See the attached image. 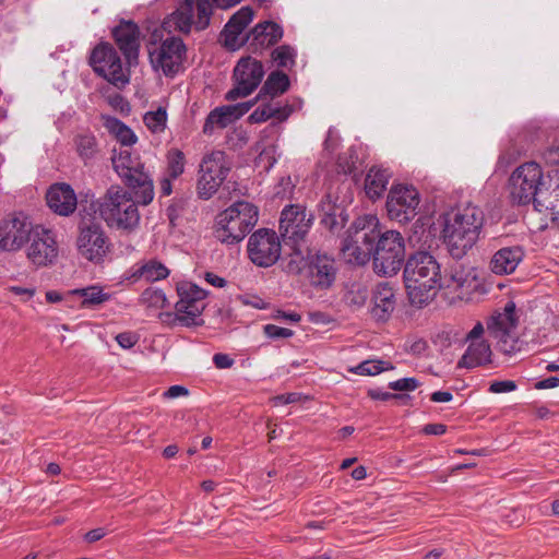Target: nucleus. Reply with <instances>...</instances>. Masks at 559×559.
I'll return each instance as SVG.
<instances>
[{
    "instance_id": "1",
    "label": "nucleus",
    "mask_w": 559,
    "mask_h": 559,
    "mask_svg": "<svg viewBox=\"0 0 559 559\" xmlns=\"http://www.w3.org/2000/svg\"><path fill=\"white\" fill-rule=\"evenodd\" d=\"M484 225V212L476 205L456 207L443 215L442 238L448 252L462 259L477 242Z\"/></svg>"
},
{
    "instance_id": "2",
    "label": "nucleus",
    "mask_w": 559,
    "mask_h": 559,
    "mask_svg": "<svg viewBox=\"0 0 559 559\" xmlns=\"http://www.w3.org/2000/svg\"><path fill=\"white\" fill-rule=\"evenodd\" d=\"M403 276L408 299L416 307L430 302L442 285L440 265L427 251H417L407 259Z\"/></svg>"
},
{
    "instance_id": "3",
    "label": "nucleus",
    "mask_w": 559,
    "mask_h": 559,
    "mask_svg": "<svg viewBox=\"0 0 559 559\" xmlns=\"http://www.w3.org/2000/svg\"><path fill=\"white\" fill-rule=\"evenodd\" d=\"M139 205L133 195L119 186H111L99 200L98 210L107 226L124 233L134 231L140 225Z\"/></svg>"
},
{
    "instance_id": "4",
    "label": "nucleus",
    "mask_w": 559,
    "mask_h": 559,
    "mask_svg": "<svg viewBox=\"0 0 559 559\" xmlns=\"http://www.w3.org/2000/svg\"><path fill=\"white\" fill-rule=\"evenodd\" d=\"M241 0H185L171 14L163 21V28L168 32H181L188 34L192 25L197 29H205L210 24L212 8L227 9L236 5Z\"/></svg>"
},
{
    "instance_id": "5",
    "label": "nucleus",
    "mask_w": 559,
    "mask_h": 559,
    "mask_svg": "<svg viewBox=\"0 0 559 559\" xmlns=\"http://www.w3.org/2000/svg\"><path fill=\"white\" fill-rule=\"evenodd\" d=\"M112 166L124 185L132 191L138 201L148 205L154 199V183L139 155L132 154L128 147L115 150L111 157Z\"/></svg>"
},
{
    "instance_id": "6",
    "label": "nucleus",
    "mask_w": 559,
    "mask_h": 559,
    "mask_svg": "<svg viewBox=\"0 0 559 559\" xmlns=\"http://www.w3.org/2000/svg\"><path fill=\"white\" fill-rule=\"evenodd\" d=\"M258 209L239 201L224 210L216 217L214 235L223 243L240 242L258 222Z\"/></svg>"
},
{
    "instance_id": "7",
    "label": "nucleus",
    "mask_w": 559,
    "mask_h": 559,
    "mask_svg": "<svg viewBox=\"0 0 559 559\" xmlns=\"http://www.w3.org/2000/svg\"><path fill=\"white\" fill-rule=\"evenodd\" d=\"M373 245V270L382 276L395 275L404 261L405 245L402 235L395 230L378 234Z\"/></svg>"
},
{
    "instance_id": "8",
    "label": "nucleus",
    "mask_w": 559,
    "mask_h": 559,
    "mask_svg": "<svg viewBox=\"0 0 559 559\" xmlns=\"http://www.w3.org/2000/svg\"><path fill=\"white\" fill-rule=\"evenodd\" d=\"M76 248L84 259L94 263H100L109 252V238L96 217L82 216L78 225Z\"/></svg>"
},
{
    "instance_id": "9",
    "label": "nucleus",
    "mask_w": 559,
    "mask_h": 559,
    "mask_svg": "<svg viewBox=\"0 0 559 559\" xmlns=\"http://www.w3.org/2000/svg\"><path fill=\"white\" fill-rule=\"evenodd\" d=\"M519 318L515 313V304L509 301L500 311H495L486 322L488 335L497 342V347L503 354L511 355L520 349L516 336Z\"/></svg>"
},
{
    "instance_id": "10",
    "label": "nucleus",
    "mask_w": 559,
    "mask_h": 559,
    "mask_svg": "<svg viewBox=\"0 0 559 559\" xmlns=\"http://www.w3.org/2000/svg\"><path fill=\"white\" fill-rule=\"evenodd\" d=\"M543 178V169L537 163L530 162L519 166L509 179L512 201L518 204L535 202L544 189Z\"/></svg>"
},
{
    "instance_id": "11",
    "label": "nucleus",
    "mask_w": 559,
    "mask_h": 559,
    "mask_svg": "<svg viewBox=\"0 0 559 559\" xmlns=\"http://www.w3.org/2000/svg\"><path fill=\"white\" fill-rule=\"evenodd\" d=\"M368 226L361 225L360 219L355 223L354 234H349L344 240L342 252L345 259L350 263L365 264L370 260L373 251V245L378 238L377 223L374 216L366 218Z\"/></svg>"
},
{
    "instance_id": "12",
    "label": "nucleus",
    "mask_w": 559,
    "mask_h": 559,
    "mask_svg": "<svg viewBox=\"0 0 559 559\" xmlns=\"http://www.w3.org/2000/svg\"><path fill=\"white\" fill-rule=\"evenodd\" d=\"M177 293L179 299L175 305L176 321L183 326L199 325L206 307L207 293L191 282L178 284Z\"/></svg>"
},
{
    "instance_id": "13",
    "label": "nucleus",
    "mask_w": 559,
    "mask_h": 559,
    "mask_svg": "<svg viewBox=\"0 0 559 559\" xmlns=\"http://www.w3.org/2000/svg\"><path fill=\"white\" fill-rule=\"evenodd\" d=\"M448 289L457 294L462 300L472 301L486 293L478 270L471 265L454 263L444 276Z\"/></svg>"
},
{
    "instance_id": "14",
    "label": "nucleus",
    "mask_w": 559,
    "mask_h": 559,
    "mask_svg": "<svg viewBox=\"0 0 559 559\" xmlns=\"http://www.w3.org/2000/svg\"><path fill=\"white\" fill-rule=\"evenodd\" d=\"M247 249L253 264L269 267L278 261L282 246L280 237L273 229L260 228L249 237Z\"/></svg>"
},
{
    "instance_id": "15",
    "label": "nucleus",
    "mask_w": 559,
    "mask_h": 559,
    "mask_svg": "<svg viewBox=\"0 0 559 559\" xmlns=\"http://www.w3.org/2000/svg\"><path fill=\"white\" fill-rule=\"evenodd\" d=\"M264 68L261 61L251 57L241 58L234 69V87L225 98L229 102L249 96L261 83Z\"/></svg>"
},
{
    "instance_id": "16",
    "label": "nucleus",
    "mask_w": 559,
    "mask_h": 559,
    "mask_svg": "<svg viewBox=\"0 0 559 559\" xmlns=\"http://www.w3.org/2000/svg\"><path fill=\"white\" fill-rule=\"evenodd\" d=\"M228 170L224 152L214 151L205 155L200 165L199 195L205 200L210 199L226 179Z\"/></svg>"
},
{
    "instance_id": "17",
    "label": "nucleus",
    "mask_w": 559,
    "mask_h": 559,
    "mask_svg": "<svg viewBox=\"0 0 559 559\" xmlns=\"http://www.w3.org/2000/svg\"><path fill=\"white\" fill-rule=\"evenodd\" d=\"M93 70L116 86H123L129 82L119 55L108 43L97 45L90 57Z\"/></svg>"
},
{
    "instance_id": "18",
    "label": "nucleus",
    "mask_w": 559,
    "mask_h": 559,
    "mask_svg": "<svg viewBox=\"0 0 559 559\" xmlns=\"http://www.w3.org/2000/svg\"><path fill=\"white\" fill-rule=\"evenodd\" d=\"M148 53L152 67L156 71L160 70L166 76H173L181 69L186 46L181 38L169 37L159 46L150 48Z\"/></svg>"
},
{
    "instance_id": "19",
    "label": "nucleus",
    "mask_w": 559,
    "mask_h": 559,
    "mask_svg": "<svg viewBox=\"0 0 559 559\" xmlns=\"http://www.w3.org/2000/svg\"><path fill=\"white\" fill-rule=\"evenodd\" d=\"M34 226L22 213L12 214L0 221V249L15 252L29 240Z\"/></svg>"
},
{
    "instance_id": "20",
    "label": "nucleus",
    "mask_w": 559,
    "mask_h": 559,
    "mask_svg": "<svg viewBox=\"0 0 559 559\" xmlns=\"http://www.w3.org/2000/svg\"><path fill=\"white\" fill-rule=\"evenodd\" d=\"M419 193L412 186H393L386 200V210L390 218L406 223L417 215Z\"/></svg>"
},
{
    "instance_id": "21",
    "label": "nucleus",
    "mask_w": 559,
    "mask_h": 559,
    "mask_svg": "<svg viewBox=\"0 0 559 559\" xmlns=\"http://www.w3.org/2000/svg\"><path fill=\"white\" fill-rule=\"evenodd\" d=\"M313 215L299 204H290L283 209L280 219V231L284 240L299 243L309 233Z\"/></svg>"
},
{
    "instance_id": "22",
    "label": "nucleus",
    "mask_w": 559,
    "mask_h": 559,
    "mask_svg": "<svg viewBox=\"0 0 559 559\" xmlns=\"http://www.w3.org/2000/svg\"><path fill=\"white\" fill-rule=\"evenodd\" d=\"M27 242H29L26 250L27 259L34 265L48 266L57 259L58 245L52 230L35 226Z\"/></svg>"
},
{
    "instance_id": "23",
    "label": "nucleus",
    "mask_w": 559,
    "mask_h": 559,
    "mask_svg": "<svg viewBox=\"0 0 559 559\" xmlns=\"http://www.w3.org/2000/svg\"><path fill=\"white\" fill-rule=\"evenodd\" d=\"M337 265L335 260L326 253H316L308 257L306 277L317 290L331 288L336 280Z\"/></svg>"
},
{
    "instance_id": "24",
    "label": "nucleus",
    "mask_w": 559,
    "mask_h": 559,
    "mask_svg": "<svg viewBox=\"0 0 559 559\" xmlns=\"http://www.w3.org/2000/svg\"><path fill=\"white\" fill-rule=\"evenodd\" d=\"M254 104L255 99L236 105L216 107L206 117L203 126V132L205 134H210L215 128H226L228 124L247 114Z\"/></svg>"
},
{
    "instance_id": "25",
    "label": "nucleus",
    "mask_w": 559,
    "mask_h": 559,
    "mask_svg": "<svg viewBox=\"0 0 559 559\" xmlns=\"http://www.w3.org/2000/svg\"><path fill=\"white\" fill-rule=\"evenodd\" d=\"M48 206L58 215H71L78 205V199L74 190L68 183L52 185L46 194Z\"/></svg>"
},
{
    "instance_id": "26",
    "label": "nucleus",
    "mask_w": 559,
    "mask_h": 559,
    "mask_svg": "<svg viewBox=\"0 0 559 559\" xmlns=\"http://www.w3.org/2000/svg\"><path fill=\"white\" fill-rule=\"evenodd\" d=\"M114 38L121 52L131 64L136 60L140 48V29L133 22H121L112 31Z\"/></svg>"
},
{
    "instance_id": "27",
    "label": "nucleus",
    "mask_w": 559,
    "mask_h": 559,
    "mask_svg": "<svg viewBox=\"0 0 559 559\" xmlns=\"http://www.w3.org/2000/svg\"><path fill=\"white\" fill-rule=\"evenodd\" d=\"M253 11L249 7H242L238 10L225 25L222 37L225 47L230 50L238 49L243 40L239 38L246 26L252 21Z\"/></svg>"
},
{
    "instance_id": "28",
    "label": "nucleus",
    "mask_w": 559,
    "mask_h": 559,
    "mask_svg": "<svg viewBox=\"0 0 559 559\" xmlns=\"http://www.w3.org/2000/svg\"><path fill=\"white\" fill-rule=\"evenodd\" d=\"M396 298L393 288L386 284H378L372 294L371 317L376 321L385 322L395 309Z\"/></svg>"
},
{
    "instance_id": "29",
    "label": "nucleus",
    "mask_w": 559,
    "mask_h": 559,
    "mask_svg": "<svg viewBox=\"0 0 559 559\" xmlns=\"http://www.w3.org/2000/svg\"><path fill=\"white\" fill-rule=\"evenodd\" d=\"M524 258V250L520 246L503 247L490 260V270L497 275L513 273Z\"/></svg>"
},
{
    "instance_id": "30",
    "label": "nucleus",
    "mask_w": 559,
    "mask_h": 559,
    "mask_svg": "<svg viewBox=\"0 0 559 559\" xmlns=\"http://www.w3.org/2000/svg\"><path fill=\"white\" fill-rule=\"evenodd\" d=\"M392 174L388 168L372 166L365 178V191L369 199H379L386 190Z\"/></svg>"
},
{
    "instance_id": "31",
    "label": "nucleus",
    "mask_w": 559,
    "mask_h": 559,
    "mask_svg": "<svg viewBox=\"0 0 559 559\" xmlns=\"http://www.w3.org/2000/svg\"><path fill=\"white\" fill-rule=\"evenodd\" d=\"M283 36L282 27L274 22H263L254 26L247 39L252 45L269 47L275 45Z\"/></svg>"
},
{
    "instance_id": "32",
    "label": "nucleus",
    "mask_w": 559,
    "mask_h": 559,
    "mask_svg": "<svg viewBox=\"0 0 559 559\" xmlns=\"http://www.w3.org/2000/svg\"><path fill=\"white\" fill-rule=\"evenodd\" d=\"M491 349L486 341L468 342L467 349L459 361L460 367L474 368L490 361Z\"/></svg>"
},
{
    "instance_id": "33",
    "label": "nucleus",
    "mask_w": 559,
    "mask_h": 559,
    "mask_svg": "<svg viewBox=\"0 0 559 559\" xmlns=\"http://www.w3.org/2000/svg\"><path fill=\"white\" fill-rule=\"evenodd\" d=\"M320 212V223L330 231H335L344 226L343 210L332 202L330 197L321 201Z\"/></svg>"
},
{
    "instance_id": "34",
    "label": "nucleus",
    "mask_w": 559,
    "mask_h": 559,
    "mask_svg": "<svg viewBox=\"0 0 559 559\" xmlns=\"http://www.w3.org/2000/svg\"><path fill=\"white\" fill-rule=\"evenodd\" d=\"M289 84L290 82L287 74L281 71H273L269 74L266 81L259 92L258 97L254 99L257 100L264 95H267L272 98L280 96L288 90Z\"/></svg>"
},
{
    "instance_id": "35",
    "label": "nucleus",
    "mask_w": 559,
    "mask_h": 559,
    "mask_svg": "<svg viewBox=\"0 0 559 559\" xmlns=\"http://www.w3.org/2000/svg\"><path fill=\"white\" fill-rule=\"evenodd\" d=\"M69 294L75 295L82 298L81 307L91 308L106 302L110 295L105 293L100 286H88L84 288H76L70 290Z\"/></svg>"
},
{
    "instance_id": "36",
    "label": "nucleus",
    "mask_w": 559,
    "mask_h": 559,
    "mask_svg": "<svg viewBox=\"0 0 559 559\" xmlns=\"http://www.w3.org/2000/svg\"><path fill=\"white\" fill-rule=\"evenodd\" d=\"M105 127L121 144L120 147L130 148V146L136 142L134 132L117 118L107 117L105 119Z\"/></svg>"
},
{
    "instance_id": "37",
    "label": "nucleus",
    "mask_w": 559,
    "mask_h": 559,
    "mask_svg": "<svg viewBox=\"0 0 559 559\" xmlns=\"http://www.w3.org/2000/svg\"><path fill=\"white\" fill-rule=\"evenodd\" d=\"M535 209L539 212L549 213L552 218L559 216V186L549 191L544 188L534 202Z\"/></svg>"
},
{
    "instance_id": "38",
    "label": "nucleus",
    "mask_w": 559,
    "mask_h": 559,
    "mask_svg": "<svg viewBox=\"0 0 559 559\" xmlns=\"http://www.w3.org/2000/svg\"><path fill=\"white\" fill-rule=\"evenodd\" d=\"M74 145L76 153L85 163L93 159L98 153V143L95 135L92 133L76 135Z\"/></svg>"
},
{
    "instance_id": "39",
    "label": "nucleus",
    "mask_w": 559,
    "mask_h": 559,
    "mask_svg": "<svg viewBox=\"0 0 559 559\" xmlns=\"http://www.w3.org/2000/svg\"><path fill=\"white\" fill-rule=\"evenodd\" d=\"M169 275V270L159 261L150 260L142 264L134 276L144 278L147 282L164 280Z\"/></svg>"
},
{
    "instance_id": "40",
    "label": "nucleus",
    "mask_w": 559,
    "mask_h": 559,
    "mask_svg": "<svg viewBox=\"0 0 559 559\" xmlns=\"http://www.w3.org/2000/svg\"><path fill=\"white\" fill-rule=\"evenodd\" d=\"M144 124L153 133H162L167 124V111L163 107L147 111L143 117Z\"/></svg>"
},
{
    "instance_id": "41",
    "label": "nucleus",
    "mask_w": 559,
    "mask_h": 559,
    "mask_svg": "<svg viewBox=\"0 0 559 559\" xmlns=\"http://www.w3.org/2000/svg\"><path fill=\"white\" fill-rule=\"evenodd\" d=\"M344 299L348 307L355 310L360 309L368 299V289L362 284L354 283L346 292Z\"/></svg>"
},
{
    "instance_id": "42",
    "label": "nucleus",
    "mask_w": 559,
    "mask_h": 559,
    "mask_svg": "<svg viewBox=\"0 0 559 559\" xmlns=\"http://www.w3.org/2000/svg\"><path fill=\"white\" fill-rule=\"evenodd\" d=\"M393 366L390 362L383 360H365L350 371L361 376H376L381 371L391 370Z\"/></svg>"
},
{
    "instance_id": "43",
    "label": "nucleus",
    "mask_w": 559,
    "mask_h": 559,
    "mask_svg": "<svg viewBox=\"0 0 559 559\" xmlns=\"http://www.w3.org/2000/svg\"><path fill=\"white\" fill-rule=\"evenodd\" d=\"M166 296L160 289L146 288L140 297V302L147 308L162 309L166 305Z\"/></svg>"
},
{
    "instance_id": "44",
    "label": "nucleus",
    "mask_w": 559,
    "mask_h": 559,
    "mask_svg": "<svg viewBox=\"0 0 559 559\" xmlns=\"http://www.w3.org/2000/svg\"><path fill=\"white\" fill-rule=\"evenodd\" d=\"M167 174L170 178H178L185 170V154L179 150H171L167 155Z\"/></svg>"
},
{
    "instance_id": "45",
    "label": "nucleus",
    "mask_w": 559,
    "mask_h": 559,
    "mask_svg": "<svg viewBox=\"0 0 559 559\" xmlns=\"http://www.w3.org/2000/svg\"><path fill=\"white\" fill-rule=\"evenodd\" d=\"M307 266L304 249L300 243H295L292 254L285 265V271L289 274H299Z\"/></svg>"
},
{
    "instance_id": "46",
    "label": "nucleus",
    "mask_w": 559,
    "mask_h": 559,
    "mask_svg": "<svg viewBox=\"0 0 559 559\" xmlns=\"http://www.w3.org/2000/svg\"><path fill=\"white\" fill-rule=\"evenodd\" d=\"M296 51L288 45H282L272 52V58L281 68H289L295 64Z\"/></svg>"
},
{
    "instance_id": "47",
    "label": "nucleus",
    "mask_w": 559,
    "mask_h": 559,
    "mask_svg": "<svg viewBox=\"0 0 559 559\" xmlns=\"http://www.w3.org/2000/svg\"><path fill=\"white\" fill-rule=\"evenodd\" d=\"M358 160V155L356 150L353 147L348 148L345 153L341 154L337 158V169L338 171L348 175L356 170V163Z\"/></svg>"
},
{
    "instance_id": "48",
    "label": "nucleus",
    "mask_w": 559,
    "mask_h": 559,
    "mask_svg": "<svg viewBox=\"0 0 559 559\" xmlns=\"http://www.w3.org/2000/svg\"><path fill=\"white\" fill-rule=\"evenodd\" d=\"M273 105L271 103L261 105L257 107L253 112L249 116V121L251 123H261L265 122L270 118H273Z\"/></svg>"
},
{
    "instance_id": "49",
    "label": "nucleus",
    "mask_w": 559,
    "mask_h": 559,
    "mask_svg": "<svg viewBox=\"0 0 559 559\" xmlns=\"http://www.w3.org/2000/svg\"><path fill=\"white\" fill-rule=\"evenodd\" d=\"M419 386L416 378H403L389 383V388L393 391H414Z\"/></svg>"
},
{
    "instance_id": "50",
    "label": "nucleus",
    "mask_w": 559,
    "mask_h": 559,
    "mask_svg": "<svg viewBox=\"0 0 559 559\" xmlns=\"http://www.w3.org/2000/svg\"><path fill=\"white\" fill-rule=\"evenodd\" d=\"M264 334L270 338H288L294 332L290 329L281 328L275 324H266L263 328Z\"/></svg>"
},
{
    "instance_id": "51",
    "label": "nucleus",
    "mask_w": 559,
    "mask_h": 559,
    "mask_svg": "<svg viewBox=\"0 0 559 559\" xmlns=\"http://www.w3.org/2000/svg\"><path fill=\"white\" fill-rule=\"evenodd\" d=\"M368 395L372 400H380V401H389V400H392V399L406 401V400L409 399V396L406 395V394H397V393L383 392V391L378 390V389L369 390L368 391Z\"/></svg>"
},
{
    "instance_id": "52",
    "label": "nucleus",
    "mask_w": 559,
    "mask_h": 559,
    "mask_svg": "<svg viewBox=\"0 0 559 559\" xmlns=\"http://www.w3.org/2000/svg\"><path fill=\"white\" fill-rule=\"evenodd\" d=\"M516 389V384L512 380L495 381L489 386L491 393H507Z\"/></svg>"
},
{
    "instance_id": "53",
    "label": "nucleus",
    "mask_w": 559,
    "mask_h": 559,
    "mask_svg": "<svg viewBox=\"0 0 559 559\" xmlns=\"http://www.w3.org/2000/svg\"><path fill=\"white\" fill-rule=\"evenodd\" d=\"M116 341L122 348H131L133 347L138 342V336L134 333L131 332H123L119 333L116 336Z\"/></svg>"
},
{
    "instance_id": "54",
    "label": "nucleus",
    "mask_w": 559,
    "mask_h": 559,
    "mask_svg": "<svg viewBox=\"0 0 559 559\" xmlns=\"http://www.w3.org/2000/svg\"><path fill=\"white\" fill-rule=\"evenodd\" d=\"M11 293L21 296L23 301L29 300L35 295V288H26L21 286H10L8 288Z\"/></svg>"
},
{
    "instance_id": "55",
    "label": "nucleus",
    "mask_w": 559,
    "mask_h": 559,
    "mask_svg": "<svg viewBox=\"0 0 559 559\" xmlns=\"http://www.w3.org/2000/svg\"><path fill=\"white\" fill-rule=\"evenodd\" d=\"M214 365L218 369L230 368L234 365V360L226 354H215L213 357Z\"/></svg>"
},
{
    "instance_id": "56",
    "label": "nucleus",
    "mask_w": 559,
    "mask_h": 559,
    "mask_svg": "<svg viewBox=\"0 0 559 559\" xmlns=\"http://www.w3.org/2000/svg\"><path fill=\"white\" fill-rule=\"evenodd\" d=\"M273 118H276L278 121H285L292 115L294 108L290 105H285L282 107L273 106Z\"/></svg>"
},
{
    "instance_id": "57",
    "label": "nucleus",
    "mask_w": 559,
    "mask_h": 559,
    "mask_svg": "<svg viewBox=\"0 0 559 559\" xmlns=\"http://www.w3.org/2000/svg\"><path fill=\"white\" fill-rule=\"evenodd\" d=\"M189 391L182 385H171L167 391L164 392V397L176 399L179 396L188 395Z\"/></svg>"
},
{
    "instance_id": "58",
    "label": "nucleus",
    "mask_w": 559,
    "mask_h": 559,
    "mask_svg": "<svg viewBox=\"0 0 559 559\" xmlns=\"http://www.w3.org/2000/svg\"><path fill=\"white\" fill-rule=\"evenodd\" d=\"M485 332V328L481 322H477L474 328L468 332L466 335V342L472 341H484L481 338L483 334Z\"/></svg>"
},
{
    "instance_id": "59",
    "label": "nucleus",
    "mask_w": 559,
    "mask_h": 559,
    "mask_svg": "<svg viewBox=\"0 0 559 559\" xmlns=\"http://www.w3.org/2000/svg\"><path fill=\"white\" fill-rule=\"evenodd\" d=\"M534 386L536 390L557 388V386H559V378L558 377H549L547 379L536 382Z\"/></svg>"
},
{
    "instance_id": "60",
    "label": "nucleus",
    "mask_w": 559,
    "mask_h": 559,
    "mask_svg": "<svg viewBox=\"0 0 559 559\" xmlns=\"http://www.w3.org/2000/svg\"><path fill=\"white\" fill-rule=\"evenodd\" d=\"M546 163L557 165L559 164V146L550 147L544 153Z\"/></svg>"
},
{
    "instance_id": "61",
    "label": "nucleus",
    "mask_w": 559,
    "mask_h": 559,
    "mask_svg": "<svg viewBox=\"0 0 559 559\" xmlns=\"http://www.w3.org/2000/svg\"><path fill=\"white\" fill-rule=\"evenodd\" d=\"M453 399L452 393L448 391H437L433 392L430 396V400L436 403H447Z\"/></svg>"
},
{
    "instance_id": "62",
    "label": "nucleus",
    "mask_w": 559,
    "mask_h": 559,
    "mask_svg": "<svg viewBox=\"0 0 559 559\" xmlns=\"http://www.w3.org/2000/svg\"><path fill=\"white\" fill-rule=\"evenodd\" d=\"M205 281L215 287H224L226 285V281L223 277L211 272L205 273Z\"/></svg>"
},
{
    "instance_id": "63",
    "label": "nucleus",
    "mask_w": 559,
    "mask_h": 559,
    "mask_svg": "<svg viewBox=\"0 0 559 559\" xmlns=\"http://www.w3.org/2000/svg\"><path fill=\"white\" fill-rule=\"evenodd\" d=\"M298 401L297 393L282 394L274 397L276 404H290Z\"/></svg>"
},
{
    "instance_id": "64",
    "label": "nucleus",
    "mask_w": 559,
    "mask_h": 559,
    "mask_svg": "<svg viewBox=\"0 0 559 559\" xmlns=\"http://www.w3.org/2000/svg\"><path fill=\"white\" fill-rule=\"evenodd\" d=\"M427 435H443L445 432V426L442 424H429L424 428Z\"/></svg>"
}]
</instances>
